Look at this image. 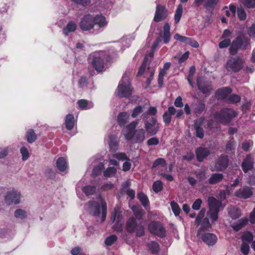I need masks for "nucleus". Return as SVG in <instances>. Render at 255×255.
<instances>
[{"instance_id": "1", "label": "nucleus", "mask_w": 255, "mask_h": 255, "mask_svg": "<svg viewBox=\"0 0 255 255\" xmlns=\"http://www.w3.org/2000/svg\"><path fill=\"white\" fill-rule=\"evenodd\" d=\"M106 18L102 14H98L95 16L88 14L85 15L81 20L79 26L83 31H89L93 29L95 33L101 32L103 28L108 24Z\"/></svg>"}, {"instance_id": "2", "label": "nucleus", "mask_w": 255, "mask_h": 255, "mask_svg": "<svg viewBox=\"0 0 255 255\" xmlns=\"http://www.w3.org/2000/svg\"><path fill=\"white\" fill-rule=\"evenodd\" d=\"M89 59L93 67L99 72L104 69L105 61L110 62L111 60L107 52L104 51L94 52Z\"/></svg>"}, {"instance_id": "3", "label": "nucleus", "mask_w": 255, "mask_h": 255, "mask_svg": "<svg viewBox=\"0 0 255 255\" xmlns=\"http://www.w3.org/2000/svg\"><path fill=\"white\" fill-rule=\"evenodd\" d=\"M141 118L144 125V130L149 136L155 135L159 130V124L156 118L147 117V114H142Z\"/></svg>"}, {"instance_id": "4", "label": "nucleus", "mask_w": 255, "mask_h": 255, "mask_svg": "<svg viewBox=\"0 0 255 255\" xmlns=\"http://www.w3.org/2000/svg\"><path fill=\"white\" fill-rule=\"evenodd\" d=\"M132 93L131 86L127 73L123 76L116 91L117 96L121 98L128 97Z\"/></svg>"}, {"instance_id": "5", "label": "nucleus", "mask_w": 255, "mask_h": 255, "mask_svg": "<svg viewBox=\"0 0 255 255\" xmlns=\"http://www.w3.org/2000/svg\"><path fill=\"white\" fill-rule=\"evenodd\" d=\"M237 113L232 109L224 108L214 115V119L223 125L228 124L232 120L237 116Z\"/></svg>"}, {"instance_id": "6", "label": "nucleus", "mask_w": 255, "mask_h": 255, "mask_svg": "<svg viewBox=\"0 0 255 255\" xmlns=\"http://www.w3.org/2000/svg\"><path fill=\"white\" fill-rule=\"evenodd\" d=\"M249 39L244 35L238 36L233 40L229 48V52L231 55H235L240 49H246L249 45Z\"/></svg>"}, {"instance_id": "7", "label": "nucleus", "mask_w": 255, "mask_h": 255, "mask_svg": "<svg viewBox=\"0 0 255 255\" xmlns=\"http://www.w3.org/2000/svg\"><path fill=\"white\" fill-rule=\"evenodd\" d=\"M126 229L127 232L129 233L135 232L137 237H142L144 235V226L142 224L137 225L135 219L133 217H130L126 223Z\"/></svg>"}, {"instance_id": "8", "label": "nucleus", "mask_w": 255, "mask_h": 255, "mask_svg": "<svg viewBox=\"0 0 255 255\" xmlns=\"http://www.w3.org/2000/svg\"><path fill=\"white\" fill-rule=\"evenodd\" d=\"M149 232L160 238H163L166 235V231L160 222L151 221L148 225Z\"/></svg>"}, {"instance_id": "9", "label": "nucleus", "mask_w": 255, "mask_h": 255, "mask_svg": "<svg viewBox=\"0 0 255 255\" xmlns=\"http://www.w3.org/2000/svg\"><path fill=\"white\" fill-rule=\"evenodd\" d=\"M145 131L142 128L137 129L134 132H129L125 134V138L127 140H132L136 143H141L145 139Z\"/></svg>"}, {"instance_id": "10", "label": "nucleus", "mask_w": 255, "mask_h": 255, "mask_svg": "<svg viewBox=\"0 0 255 255\" xmlns=\"http://www.w3.org/2000/svg\"><path fill=\"white\" fill-rule=\"evenodd\" d=\"M243 66V61L239 57L230 59L227 63L226 68L228 71L238 72Z\"/></svg>"}, {"instance_id": "11", "label": "nucleus", "mask_w": 255, "mask_h": 255, "mask_svg": "<svg viewBox=\"0 0 255 255\" xmlns=\"http://www.w3.org/2000/svg\"><path fill=\"white\" fill-rule=\"evenodd\" d=\"M21 194L19 192L12 189L8 191L4 198L5 202L7 205L18 204L20 203Z\"/></svg>"}, {"instance_id": "12", "label": "nucleus", "mask_w": 255, "mask_h": 255, "mask_svg": "<svg viewBox=\"0 0 255 255\" xmlns=\"http://www.w3.org/2000/svg\"><path fill=\"white\" fill-rule=\"evenodd\" d=\"M220 0H194L193 4L197 7L203 5L206 9H214L216 5L219 2Z\"/></svg>"}, {"instance_id": "13", "label": "nucleus", "mask_w": 255, "mask_h": 255, "mask_svg": "<svg viewBox=\"0 0 255 255\" xmlns=\"http://www.w3.org/2000/svg\"><path fill=\"white\" fill-rule=\"evenodd\" d=\"M174 38L176 40L179 41L186 44L190 45L194 48H198L199 46L198 43L196 40L189 37L182 36L178 33L175 34Z\"/></svg>"}, {"instance_id": "14", "label": "nucleus", "mask_w": 255, "mask_h": 255, "mask_svg": "<svg viewBox=\"0 0 255 255\" xmlns=\"http://www.w3.org/2000/svg\"><path fill=\"white\" fill-rule=\"evenodd\" d=\"M254 159L252 157L250 154H248L244 159L241 164V167L245 173H247L249 171L251 170L254 167Z\"/></svg>"}, {"instance_id": "15", "label": "nucleus", "mask_w": 255, "mask_h": 255, "mask_svg": "<svg viewBox=\"0 0 255 255\" xmlns=\"http://www.w3.org/2000/svg\"><path fill=\"white\" fill-rule=\"evenodd\" d=\"M167 10L163 6L157 4L156 6V11L154 17V20L155 22H159L166 17Z\"/></svg>"}, {"instance_id": "16", "label": "nucleus", "mask_w": 255, "mask_h": 255, "mask_svg": "<svg viewBox=\"0 0 255 255\" xmlns=\"http://www.w3.org/2000/svg\"><path fill=\"white\" fill-rule=\"evenodd\" d=\"M229 164V159L227 155H221L217 160L215 168L217 171H223L226 169Z\"/></svg>"}, {"instance_id": "17", "label": "nucleus", "mask_w": 255, "mask_h": 255, "mask_svg": "<svg viewBox=\"0 0 255 255\" xmlns=\"http://www.w3.org/2000/svg\"><path fill=\"white\" fill-rule=\"evenodd\" d=\"M201 238L203 242L209 246L214 245L217 241V236L212 233H207L202 235Z\"/></svg>"}, {"instance_id": "18", "label": "nucleus", "mask_w": 255, "mask_h": 255, "mask_svg": "<svg viewBox=\"0 0 255 255\" xmlns=\"http://www.w3.org/2000/svg\"><path fill=\"white\" fill-rule=\"evenodd\" d=\"M88 210L89 213L94 216H98L100 213V206L98 202L91 201L88 204Z\"/></svg>"}, {"instance_id": "19", "label": "nucleus", "mask_w": 255, "mask_h": 255, "mask_svg": "<svg viewBox=\"0 0 255 255\" xmlns=\"http://www.w3.org/2000/svg\"><path fill=\"white\" fill-rule=\"evenodd\" d=\"M198 89L203 93L207 94L210 90V84L205 82L203 77H198L197 79Z\"/></svg>"}, {"instance_id": "20", "label": "nucleus", "mask_w": 255, "mask_h": 255, "mask_svg": "<svg viewBox=\"0 0 255 255\" xmlns=\"http://www.w3.org/2000/svg\"><path fill=\"white\" fill-rule=\"evenodd\" d=\"M253 194L251 189L249 187L246 186L240 189L235 193V195L241 198L247 199L252 196Z\"/></svg>"}, {"instance_id": "21", "label": "nucleus", "mask_w": 255, "mask_h": 255, "mask_svg": "<svg viewBox=\"0 0 255 255\" xmlns=\"http://www.w3.org/2000/svg\"><path fill=\"white\" fill-rule=\"evenodd\" d=\"M208 204L210 211H219L222 207V202L217 200L214 197H209L208 200Z\"/></svg>"}, {"instance_id": "22", "label": "nucleus", "mask_w": 255, "mask_h": 255, "mask_svg": "<svg viewBox=\"0 0 255 255\" xmlns=\"http://www.w3.org/2000/svg\"><path fill=\"white\" fill-rule=\"evenodd\" d=\"M176 109L173 106H170L168 108V110L165 112L163 115V121L166 124H169L171 121V116L176 113Z\"/></svg>"}, {"instance_id": "23", "label": "nucleus", "mask_w": 255, "mask_h": 255, "mask_svg": "<svg viewBox=\"0 0 255 255\" xmlns=\"http://www.w3.org/2000/svg\"><path fill=\"white\" fill-rule=\"evenodd\" d=\"M210 154L208 148L200 147L196 149V155L197 160L201 162Z\"/></svg>"}, {"instance_id": "24", "label": "nucleus", "mask_w": 255, "mask_h": 255, "mask_svg": "<svg viewBox=\"0 0 255 255\" xmlns=\"http://www.w3.org/2000/svg\"><path fill=\"white\" fill-rule=\"evenodd\" d=\"M232 90L229 87H224L219 89L216 92V96L218 99L221 100L226 99L228 96L231 93Z\"/></svg>"}, {"instance_id": "25", "label": "nucleus", "mask_w": 255, "mask_h": 255, "mask_svg": "<svg viewBox=\"0 0 255 255\" xmlns=\"http://www.w3.org/2000/svg\"><path fill=\"white\" fill-rule=\"evenodd\" d=\"M77 28V24L73 21H70L66 26L63 27V33L65 36H67L69 33L75 32Z\"/></svg>"}, {"instance_id": "26", "label": "nucleus", "mask_w": 255, "mask_h": 255, "mask_svg": "<svg viewBox=\"0 0 255 255\" xmlns=\"http://www.w3.org/2000/svg\"><path fill=\"white\" fill-rule=\"evenodd\" d=\"M108 143L110 146V149L111 151L115 152L118 149L119 146V141L116 135H110L109 137Z\"/></svg>"}, {"instance_id": "27", "label": "nucleus", "mask_w": 255, "mask_h": 255, "mask_svg": "<svg viewBox=\"0 0 255 255\" xmlns=\"http://www.w3.org/2000/svg\"><path fill=\"white\" fill-rule=\"evenodd\" d=\"M56 167L59 171H65L68 168L66 159L63 157L58 158L56 161Z\"/></svg>"}, {"instance_id": "28", "label": "nucleus", "mask_w": 255, "mask_h": 255, "mask_svg": "<svg viewBox=\"0 0 255 255\" xmlns=\"http://www.w3.org/2000/svg\"><path fill=\"white\" fill-rule=\"evenodd\" d=\"M129 120V115L127 112H122L118 116V122L121 127L125 126Z\"/></svg>"}, {"instance_id": "29", "label": "nucleus", "mask_w": 255, "mask_h": 255, "mask_svg": "<svg viewBox=\"0 0 255 255\" xmlns=\"http://www.w3.org/2000/svg\"><path fill=\"white\" fill-rule=\"evenodd\" d=\"M228 214L233 219H236L241 215V211L234 206H230L228 208Z\"/></svg>"}, {"instance_id": "30", "label": "nucleus", "mask_w": 255, "mask_h": 255, "mask_svg": "<svg viewBox=\"0 0 255 255\" xmlns=\"http://www.w3.org/2000/svg\"><path fill=\"white\" fill-rule=\"evenodd\" d=\"M65 124L66 128L68 130H70L73 128L75 121L74 117L73 115L68 114L66 116L65 120Z\"/></svg>"}, {"instance_id": "31", "label": "nucleus", "mask_w": 255, "mask_h": 255, "mask_svg": "<svg viewBox=\"0 0 255 255\" xmlns=\"http://www.w3.org/2000/svg\"><path fill=\"white\" fill-rule=\"evenodd\" d=\"M224 178L222 173H213L208 179V182L210 184H215L221 182Z\"/></svg>"}, {"instance_id": "32", "label": "nucleus", "mask_w": 255, "mask_h": 255, "mask_svg": "<svg viewBox=\"0 0 255 255\" xmlns=\"http://www.w3.org/2000/svg\"><path fill=\"white\" fill-rule=\"evenodd\" d=\"M120 207L118 206H116L115 207L111 217V221L112 222V223H114L116 221V218H117L118 222L120 223V225H121L122 224H121L120 222H121L123 219V217L120 212Z\"/></svg>"}, {"instance_id": "33", "label": "nucleus", "mask_w": 255, "mask_h": 255, "mask_svg": "<svg viewBox=\"0 0 255 255\" xmlns=\"http://www.w3.org/2000/svg\"><path fill=\"white\" fill-rule=\"evenodd\" d=\"M79 107L83 110H86L92 108L93 107V104L88 101L82 99L77 102Z\"/></svg>"}, {"instance_id": "34", "label": "nucleus", "mask_w": 255, "mask_h": 255, "mask_svg": "<svg viewBox=\"0 0 255 255\" xmlns=\"http://www.w3.org/2000/svg\"><path fill=\"white\" fill-rule=\"evenodd\" d=\"M201 227L198 230L197 236H199L200 232L203 230L207 229L211 227V225L210 223L209 220L207 218H205L202 220L201 222Z\"/></svg>"}, {"instance_id": "35", "label": "nucleus", "mask_w": 255, "mask_h": 255, "mask_svg": "<svg viewBox=\"0 0 255 255\" xmlns=\"http://www.w3.org/2000/svg\"><path fill=\"white\" fill-rule=\"evenodd\" d=\"M147 247L149 250L153 254H156L159 250V246L158 244L155 242L152 241L147 244Z\"/></svg>"}, {"instance_id": "36", "label": "nucleus", "mask_w": 255, "mask_h": 255, "mask_svg": "<svg viewBox=\"0 0 255 255\" xmlns=\"http://www.w3.org/2000/svg\"><path fill=\"white\" fill-rule=\"evenodd\" d=\"M99 198L100 200L102 206V221L104 222L106 219L107 215V203L102 198L101 195H99Z\"/></svg>"}, {"instance_id": "37", "label": "nucleus", "mask_w": 255, "mask_h": 255, "mask_svg": "<svg viewBox=\"0 0 255 255\" xmlns=\"http://www.w3.org/2000/svg\"><path fill=\"white\" fill-rule=\"evenodd\" d=\"M205 105L202 102H200L193 105L194 112L195 114H201L205 110Z\"/></svg>"}, {"instance_id": "38", "label": "nucleus", "mask_w": 255, "mask_h": 255, "mask_svg": "<svg viewBox=\"0 0 255 255\" xmlns=\"http://www.w3.org/2000/svg\"><path fill=\"white\" fill-rule=\"evenodd\" d=\"M137 198L143 206L146 207L149 205V200L147 196L143 192L138 193L137 194Z\"/></svg>"}, {"instance_id": "39", "label": "nucleus", "mask_w": 255, "mask_h": 255, "mask_svg": "<svg viewBox=\"0 0 255 255\" xmlns=\"http://www.w3.org/2000/svg\"><path fill=\"white\" fill-rule=\"evenodd\" d=\"M159 165L162 167H166L167 169V162L164 158H158L153 163L152 168H154Z\"/></svg>"}, {"instance_id": "40", "label": "nucleus", "mask_w": 255, "mask_h": 255, "mask_svg": "<svg viewBox=\"0 0 255 255\" xmlns=\"http://www.w3.org/2000/svg\"><path fill=\"white\" fill-rule=\"evenodd\" d=\"M83 192L87 196L93 195L96 191V187L94 186L87 185L82 188Z\"/></svg>"}, {"instance_id": "41", "label": "nucleus", "mask_w": 255, "mask_h": 255, "mask_svg": "<svg viewBox=\"0 0 255 255\" xmlns=\"http://www.w3.org/2000/svg\"><path fill=\"white\" fill-rule=\"evenodd\" d=\"M183 12V7L181 4L178 5L174 14V20L176 23L179 22Z\"/></svg>"}, {"instance_id": "42", "label": "nucleus", "mask_w": 255, "mask_h": 255, "mask_svg": "<svg viewBox=\"0 0 255 255\" xmlns=\"http://www.w3.org/2000/svg\"><path fill=\"white\" fill-rule=\"evenodd\" d=\"M27 140L29 143L33 142L36 139V135L32 129L28 130L26 134Z\"/></svg>"}, {"instance_id": "43", "label": "nucleus", "mask_w": 255, "mask_h": 255, "mask_svg": "<svg viewBox=\"0 0 255 255\" xmlns=\"http://www.w3.org/2000/svg\"><path fill=\"white\" fill-rule=\"evenodd\" d=\"M117 173V169L114 167H109L104 172V176L106 177L114 176Z\"/></svg>"}, {"instance_id": "44", "label": "nucleus", "mask_w": 255, "mask_h": 255, "mask_svg": "<svg viewBox=\"0 0 255 255\" xmlns=\"http://www.w3.org/2000/svg\"><path fill=\"white\" fill-rule=\"evenodd\" d=\"M152 189L154 192L158 193L163 189V183L160 180L155 181L152 185Z\"/></svg>"}, {"instance_id": "45", "label": "nucleus", "mask_w": 255, "mask_h": 255, "mask_svg": "<svg viewBox=\"0 0 255 255\" xmlns=\"http://www.w3.org/2000/svg\"><path fill=\"white\" fill-rule=\"evenodd\" d=\"M206 212V209L205 208H202L200 211L199 212V214H198L197 216L196 217L195 223L196 225L199 226L202 220H203L205 216Z\"/></svg>"}, {"instance_id": "46", "label": "nucleus", "mask_w": 255, "mask_h": 255, "mask_svg": "<svg viewBox=\"0 0 255 255\" xmlns=\"http://www.w3.org/2000/svg\"><path fill=\"white\" fill-rule=\"evenodd\" d=\"M170 206L175 216H179L181 210L178 204L177 203H176L174 201H172L170 202Z\"/></svg>"}, {"instance_id": "47", "label": "nucleus", "mask_w": 255, "mask_h": 255, "mask_svg": "<svg viewBox=\"0 0 255 255\" xmlns=\"http://www.w3.org/2000/svg\"><path fill=\"white\" fill-rule=\"evenodd\" d=\"M104 168V165L102 163H101L98 165L94 166L92 171V175L94 176H97L99 175Z\"/></svg>"}, {"instance_id": "48", "label": "nucleus", "mask_w": 255, "mask_h": 255, "mask_svg": "<svg viewBox=\"0 0 255 255\" xmlns=\"http://www.w3.org/2000/svg\"><path fill=\"white\" fill-rule=\"evenodd\" d=\"M237 15L241 20H244L246 19L247 14L246 13L242 6L238 7L237 9Z\"/></svg>"}, {"instance_id": "49", "label": "nucleus", "mask_w": 255, "mask_h": 255, "mask_svg": "<svg viewBox=\"0 0 255 255\" xmlns=\"http://www.w3.org/2000/svg\"><path fill=\"white\" fill-rule=\"evenodd\" d=\"M14 216L16 218L20 219H25L27 216V213L25 211L22 209H17L14 212Z\"/></svg>"}, {"instance_id": "50", "label": "nucleus", "mask_w": 255, "mask_h": 255, "mask_svg": "<svg viewBox=\"0 0 255 255\" xmlns=\"http://www.w3.org/2000/svg\"><path fill=\"white\" fill-rule=\"evenodd\" d=\"M132 210L135 216V218L137 220H140L143 216L142 210L139 209L138 207L133 206L132 208Z\"/></svg>"}, {"instance_id": "51", "label": "nucleus", "mask_w": 255, "mask_h": 255, "mask_svg": "<svg viewBox=\"0 0 255 255\" xmlns=\"http://www.w3.org/2000/svg\"><path fill=\"white\" fill-rule=\"evenodd\" d=\"M138 120H135L130 123L127 127V133H128L129 132H134V131L135 130V128L138 124Z\"/></svg>"}, {"instance_id": "52", "label": "nucleus", "mask_w": 255, "mask_h": 255, "mask_svg": "<svg viewBox=\"0 0 255 255\" xmlns=\"http://www.w3.org/2000/svg\"><path fill=\"white\" fill-rule=\"evenodd\" d=\"M250 250L249 245L243 242L241 246V251L244 255H248Z\"/></svg>"}, {"instance_id": "53", "label": "nucleus", "mask_w": 255, "mask_h": 255, "mask_svg": "<svg viewBox=\"0 0 255 255\" xmlns=\"http://www.w3.org/2000/svg\"><path fill=\"white\" fill-rule=\"evenodd\" d=\"M117 240V237L115 235H113L106 239L105 243L107 246H110L112 245Z\"/></svg>"}, {"instance_id": "54", "label": "nucleus", "mask_w": 255, "mask_h": 255, "mask_svg": "<svg viewBox=\"0 0 255 255\" xmlns=\"http://www.w3.org/2000/svg\"><path fill=\"white\" fill-rule=\"evenodd\" d=\"M254 239L253 234L250 232H245L242 236V239L248 242H252Z\"/></svg>"}, {"instance_id": "55", "label": "nucleus", "mask_w": 255, "mask_h": 255, "mask_svg": "<svg viewBox=\"0 0 255 255\" xmlns=\"http://www.w3.org/2000/svg\"><path fill=\"white\" fill-rule=\"evenodd\" d=\"M241 1L248 8L255 7V0H241Z\"/></svg>"}, {"instance_id": "56", "label": "nucleus", "mask_w": 255, "mask_h": 255, "mask_svg": "<svg viewBox=\"0 0 255 255\" xmlns=\"http://www.w3.org/2000/svg\"><path fill=\"white\" fill-rule=\"evenodd\" d=\"M143 107L141 106H137L135 107L131 113V117L133 118H135L137 117L139 115H140L142 112Z\"/></svg>"}, {"instance_id": "57", "label": "nucleus", "mask_w": 255, "mask_h": 255, "mask_svg": "<svg viewBox=\"0 0 255 255\" xmlns=\"http://www.w3.org/2000/svg\"><path fill=\"white\" fill-rule=\"evenodd\" d=\"M235 141L232 137L230 141L227 143L226 149L227 151H232L235 150Z\"/></svg>"}, {"instance_id": "58", "label": "nucleus", "mask_w": 255, "mask_h": 255, "mask_svg": "<svg viewBox=\"0 0 255 255\" xmlns=\"http://www.w3.org/2000/svg\"><path fill=\"white\" fill-rule=\"evenodd\" d=\"M219 212V211H208V215L212 221H216L218 220Z\"/></svg>"}, {"instance_id": "59", "label": "nucleus", "mask_w": 255, "mask_h": 255, "mask_svg": "<svg viewBox=\"0 0 255 255\" xmlns=\"http://www.w3.org/2000/svg\"><path fill=\"white\" fill-rule=\"evenodd\" d=\"M228 101L232 103H239L241 101V97L237 94H232L228 98Z\"/></svg>"}, {"instance_id": "60", "label": "nucleus", "mask_w": 255, "mask_h": 255, "mask_svg": "<svg viewBox=\"0 0 255 255\" xmlns=\"http://www.w3.org/2000/svg\"><path fill=\"white\" fill-rule=\"evenodd\" d=\"M146 63H147V56L145 57L144 58V60L142 63L141 66H140L138 72L137 73V76H141L143 73H144L145 69L146 67Z\"/></svg>"}, {"instance_id": "61", "label": "nucleus", "mask_w": 255, "mask_h": 255, "mask_svg": "<svg viewBox=\"0 0 255 255\" xmlns=\"http://www.w3.org/2000/svg\"><path fill=\"white\" fill-rule=\"evenodd\" d=\"M231 40L229 38H226L219 43V47L220 48H227L230 45H231Z\"/></svg>"}, {"instance_id": "62", "label": "nucleus", "mask_w": 255, "mask_h": 255, "mask_svg": "<svg viewBox=\"0 0 255 255\" xmlns=\"http://www.w3.org/2000/svg\"><path fill=\"white\" fill-rule=\"evenodd\" d=\"M20 152L22 156V160H27L29 156V152L27 148L25 147H21L20 148Z\"/></svg>"}, {"instance_id": "63", "label": "nucleus", "mask_w": 255, "mask_h": 255, "mask_svg": "<svg viewBox=\"0 0 255 255\" xmlns=\"http://www.w3.org/2000/svg\"><path fill=\"white\" fill-rule=\"evenodd\" d=\"M113 157L116 158L119 160L124 161L127 160L128 158L125 153H117L113 155Z\"/></svg>"}, {"instance_id": "64", "label": "nucleus", "mask_w": 255, "mask_h": 255, "mask_svg": "<svg viewBox=\"0 0 255 255\" xmlns=\"http://www.w3.org/2000/svg\"><path fill=\"white\" fill-rule=\"evenodd\" d=\"M202 203V201L201 199H196L192 204V209L195 210H199L201 207Z\"/></svg>"}]
</instances>
